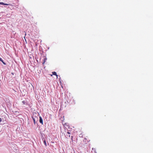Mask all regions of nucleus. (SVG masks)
<instances>
[{"label": "nucleus", "instance_id": "4", "mask_svg": "<svg viewBox=\"0 0 153 153\" xmlns=\"http://www.w3.org/2000/svg\"><path fill=\"white\" fill-rule=\"evenodd\" d=\"M52 73L53 74V75H55L56 76H58V75H57L56 74V72H52Z\"/></svg>", "mask_w": 153, "mask_h": 153}, {"label": "nucleus", "instance_id": "10", "mask_svg": "<svg viewBox=\"0 0 153 153\" xmlns=\"http://www.w3.org/2000/svg\"><path fill=\"white\" fill-rule=\"evenodd\" d=\"M67 133L68 134H70V133L69 132H67Z\"/></svg>", "mask_w": 153, "mask_h": 153}, {"label": "nucleus", "instance_id": "1", "mask_svg": "<svg viewBox=\"0 0 153 153\" xmlns=\"http://www.w3.org/2000/svg\"><path fill=\"white\" fill-rule=\"evenodd\" d=\"M32 118L33 120L34 124H35L36 121L38 120L37 117L35 116H33L32 117Z\"/></svg>", "mask_w": 153, "mask_h": 153}, {"label": "nucleus", "instance_id": "15", "mask_svg": "<svg viewBox=\"0 0 153 153\" xmlns=\"http://www.w3.org/2000/svg\"><path fill=\"white\" fill-rule=\"evenodd\" d=\"M95 153H97L96 152H95Z\"/></svg>", "mask_w": 153, "mask_h": 153}, {"label": "nucleus", "instance_id": "11", "mask_svg": "<svg viewBox=\"0 0 153 153\" xmlns=\"http://www.w3.org/2000/svg\"><path fill=\"white\" fill-rule=\"evenodd\" d=\"M71 140L72 141L73 140V136H71Z\"/></svg>", "mask_w": 153, "mask_h": 153}, {"label": "nucleus", "instance_id": "3", "mask_svg": "<svg viewBox=\"0 0 153 153\" xmlns=\"http://www.w3.org/2000/svg\"><path fill=\"white\" fill-rule=\"evenodd\" d=\"M0 4L5 5H8L9 4L4 3L3 2H0Z\"/></svg>", "mask_w": 153, "mask_h": 153}, {"label": "nucleus", "instance_id": "2", "mask_svg": "<svg viewBox=\"0 0 153 153\" xmlns=\"http://www.w3.org/2000/svg\"><path fill=\"white\" fill-rule=\"evenodd\" d=\"M39 122L42 124H43V120L42 118V117L41 116L39 117Z\"/></svg>", "mask_w": 153, "mask_h": 153}, {"label": "nucleus", "instance_id": "12", "mask_svg": "<svg viewBox=\"0 0 153 153\" xmlns=\"http://www.w3.org/2000/svg\"><path fill=\"white\" fill-rule=\"evenodd\" d=\"M1 120H1V118H0V122H1Z\"/></svg>", "mask_w": 153, "mask_h": 153}, {"label": "nucleus", "instance_id": "14", "mask_svg": "<svg viewBox=\"0 0 153 153\" xmlns=\"http://www.w3.org/2000/svg\"><path fill=\"white\" fill-rule=\"evenodd\" d=\"M0 60H1V58H0Z\"/></svg>", "mask_w": 153, "mask_h": 153}, {"label": "nucleus", "instance_id": "8", "mask_svg": "<svg viewBox=\"0 0 153 153\" xmlns=\"http://www.w3.org/2000/svg\"><path fill=\"white\" fill-rule=\"evenodd\" d=\"M22 103H23V104H25L26 102V101L24 100L22 101Z\"/></svg>", "mask_w": 153, "mask_h": 153}, {"label": "nucleus", "instance_id": "7", "mask_svg": "<svg viewBox=\"0 0 153 153\" xmlns=\"http://www.w3.org/2000/svg\"><path fill=\"white\" fill-rule=\"evenodd\" d=\"M44 143L46 146H47V143L46 141L45 140L44 141Z\"/></svg>", "mask_w": 153, "mask_h": 153}, {"label": "nucleus", "instance_id": "13", "mask_svg": "<svg viewBox=\"0 0 153 153\" xmlns=\"http://www.w3.org/2000/svg\"><path fill=\"white\" fill-rule=\"evenodd\" d=\"M51 76H52V74H51Z\"/></svg>", "mask_w": 153, "mask_h": 153}, {"label": "nucleus", "instance_id": "9", "mask_svg": "<svg viewBox=\"0 0 153 153\" xmlns=\"http://www.w3.org/2000/svg\"><path fill=\"white\" fill-rule=\"evenodd\" d=\"M67 135V136L68 137H70V134H68V135Z\"/></svg>", "mask_w": 153, "mask_h": 153}, {"label": "nucleus", "instance_id": "5", "mask_svg": "<svg viewBox=\"0 0 153 153\" xmlns=\"http://www.w3.org/2000/svg\"><path fill=\"white\" fill-rule=\"evenodd\" d=\"M47 59L46 58H44L43 62L42 63L43 64H44L45 62L46 61Z\"/></svg>", "mask_w": 153, "mask_h": 153}, {"label": "nucleus", "instance_id": "6", "mask_svg": "<svg viewBox=\"0 0 153 153\" xmlns=\"http://www.w3.org/2000/svg\"><path fill=\"white\" fill-rule=\"evenodd\" d=\"M0 61H1L4 65H6L5 63L2 60V59H1V60H0Z\"/></svg>", "mask_w": 153, "mask_h": 153}]
</instances>
